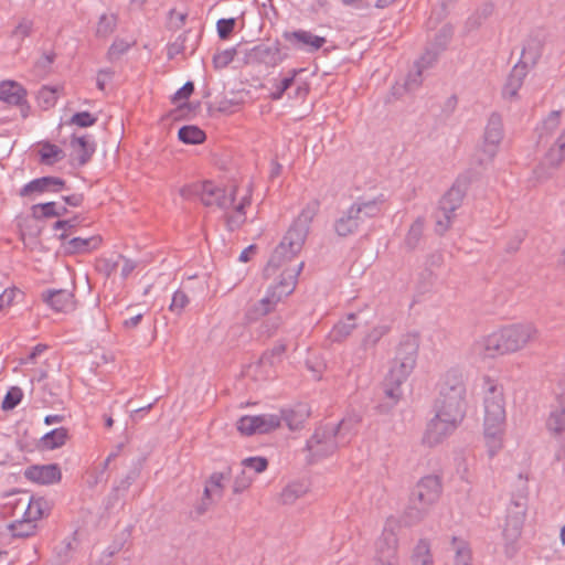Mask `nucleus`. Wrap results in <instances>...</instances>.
<instances>
[{
    "label": "nucleus",
    "instance_id": "f257e3e1",
    "mask_svg": "<svg viewBox=\"0 0 565 565\" xmlns=\"http://www.w3.org/2000/svg\"><path fill=\"white\" fill-rule=\"evenodd\" d=\"M434 409L435 416L427 424L425 433V439L429 445L439 444L455 431L466 416V384L461 371L450 369L441 377Z\"/></svg>",
    "mask_w": 565,
    "mask_h": 565
},
{
    "label": "nucleus",
    "instance_id": "f03ea898",
    "mask_svg": "<svg viewBox=\"0 0 565 565\" xmlns=\"http://www.w3.org/2000/svg\"><path fill=\"white\" fill-rule=\"evenodd\" d=\"M317 211L318 204L302 209L269 257L263 271L265 278L274 276L277 269L290 264L300 253Z\"/></svg>",
    "mask_w": 565,
    "mask_h": 565
},
{
    "label": "nucleus",
    "instance_id": "7ed1b4c3",
    "mask_svg": "<svg viewBox=\"0 0 565 565\" xmlns=\"http://www.w3.org/2000/svg\"><path fill=\"white\" fill-rule=\"evenodd\" d=\"M302 268L303 262L296 266L285 267L279 275L278 282L267 289L266 296L263 299L247 309L245 313L246 320L254 322L273 312L277 303L295 290L297 278Z\"/></svg>",
    "mask_w": 565,
    "mask_h": 565
},
{
    "label": "nucleus",
    "instance_id": "20e7f679",
    "mask_svg": "<svg viewBox=\"0 0 565 565\" xmlns=\"http://www.w3.org/2000/svg\"><path fill=\"white\" fill-rule=\"evenodd\" d=\"M531 324H512L488 335L484 340V356L495 358L522 349L533 334Z\"/></svg>",
    "mask_w": 565,
    "mask_h": 565
},
{
    "label": "nucleus",
    "instance_id": "39448f33",
    "mask_svg": "<svg viewBox=\"0 0 565 565\" xmlns=\"http://www.w3.org/2000/svg\"><path fill=\"white\" fill-rule=\"evenodd\" d=\"M356 423L358 420L342 419L330 429L326 427L322 431L316 430L306 443L305 450L309 452L307 463L313 465L317 460L334 454L338 448L335 437L344 433H350Z\"/></svg>",
    "mask_w": 565,
    "mask_h": 565
},
{
    "label": "nucleus",
    "instance_id": "423d86ee",
    "mask_svg": "<svg viewBox=\"0 0 565 565\" xmlns=\"http://www.w3.org/2000/svg\"><path fill=\"white\" fill-rule=\"evenodd\" d=\"M471 184V177L469 173L460 174L451 188L439 200V212L441 215H436L437 234L443 235L450 226L454 217V212L460 207L463 198Z\"/></svg>",
    "mask_w": 565,
    "mask_h": 565
},
{
    "label": "nucleus",
    "instance_id": "0eeeda50",
    "mask_svg": "<svg viewBox=\"0 0 565 565\" xmlns=\"http://www.w3.org/2000/svg\"><path fill=\"white\" fill-rule=\"evenodd\" d=\"M418 349L419 338L417 334L403 335L390 370L396 371L402 379H407L416 365Z\"/></svg>",
    "mask_w": 565,
    "mask_h": 565
},
{
    "label": "nucleus",
    "instance_id": "6e6552de",
    "mask_svg": "<svg viewBox=\"0 0 565 565\" xmlns=\"http://www.w3.org/2000/svg\"><path fill=\"white\" fill-rule=\"evenodd\" d=\"M280 426V417L274 414L242 416L236 424L237 430L244 436L268 434Z\"/></svg>",
    "mask_w": 565,
    "mask_h": 565
},
{
    "label": "nucleus",
    "instance_id": "1a4fd4ad",
    "mask_svg": "<svg viewBox=\"0 0 565 565\" xmlns=\"http://www.w3.org/2000/svg\"><path fill=\"white\" fill-rule=\"evenodd\" d=\"M407 379H402L396 371H388L383 381L384 397L375 406L377 414L386 415L392 412L403 395L401 385Z\"/></svg>",
    "mask_w": 565,
    "mask_h": 565
},
{
    "label": "nucleus",
    "instance_id": "9d476101",
    "mask_svg": "<svg viewBox=\"0 0 565 565\" xmlns=\"http://www.w3.org/2000/svg\"><path fill=\"white\" fill-rule=\"evenodd\" d=\"M196 192L201 195V201L205 206L216 205L220 209L226 210L233 206L236 200V188H233L227 195L225 189L217 186L210 180L198 185Z\"/></svg>",
    "mask_w": 565,
    "mask_h": 565
},
{
    "label": "nucleus",
    "instance_id": "9b49d317",
    "mask_svg": "<svg viewBox=\"0 0 565 565\" xmlns=\"http://www.w3.org/2000/svg\"><path fill=\"white\" fill-rule=\"evenodd\" d=\"M505 419L503 394L491 384L484 396V426H502Z\"/></svg>",
    "mask_w": 565,
    "mask_h": 565
},
{
    "label": "nucleus",
    "instance_id": "f8f14e48",
    "mask_svg": "<svg viewBox=\"0 0 565 565\" xmlns=\"http://www.w3.org/2000/svg\"><path fill=\"white\" fill-rule=\"evenodd\" d=\"M441 492L443 483L440 477L428 475L418 480L409 495L413 497V501L418 500V503L431 507L439 500Z\"/></svg>",
    "mask_w": 565,
    "mask_h": 565
},
{
    "label": "nucleus",
    "instance_id": "ddd939ff",
    "mask_svg": "<svg viewBox=\"0 0 565 565\" xmlns=\"http://www.w3.org/2000/svg\"><path fill=\"white\" fill-rule=\"evenodd\" d=\"M253 63L264 64L267 67H275L288 57L287 53H282L281 44L278 40L273 46L266 44L255 45L247 54Z\"/></svg>",
    "mask_w": 565,
    "mask_h": 565
},
{
    "label": "nucleus",
    "instance_id": "4468645a",
    "mask_svg": "<svg viewBox=\"0 0 565 565\" xmlns=\"http://www.w3.org/2000/svg\"><path fill=\"white\" fill-rule=\"evenodd\" d=\"M65 190H70V188L63 178L44 175L28 182L24 186L21 188L19 194L20 196L24 198L31 195L32 193H58Z\"/></svg>",
    "mask_w": 565,
    "mask_h": 565
},
{
    "label": "nucleus",
    "instance_id": "2eb2a0df",
    "mask_svg": "<svg viewBox=\"0 0 565 565\" xmlns=\"http://www.w3.org/2000/svg\"><path fill=\"white\" fill-rule=\"evenodd\" d=\"M484 147L483 152L489 159H492L497 153V147L503 138V122L499 113H492L488 119L484 129Z\"/></svg>",
    "mask_w": 565,
    "mask_h": 565
},
{
    "label": "nucleus",
    "instance_id": "dca6fc26",
    "mask_svg": "<svg viewBox=\"0 0 565 565\" xmlns=\"http://www.w3.org/2000/svg\"><path fill=\"white\" fill-rule=\"evenodd\" d=\"M24 477L39 484H53L61 481L62 471L58 463L32 465L25 469Z\"/></svg>",
    "mask_w": 565,
    "mask_h": 565
},
{
    "label": "nucleus",
    "instance_id": "f3484780",
    "mask_svg": "<svg viewBox=\"0 0 565 565\" xmlns=\"http://www.w3.org/2000/svg\"><path fill=\"white\" fill-rule=\"evenodd\" d=\"M282 38L298 50L306 49L308 52L318 51L327 42L324 36L316 35L306 30L285 31Z\"/></svg>",
    "mask_w": 565,
    "mask_h": 565
},
{
    "label": "nucleus",
    "instance_id": "a211bd4d",
    "mask_svg": "<svg viewBox=\"0 0 565 565\" xmlns=\"http://www.w3.org/2000/svg\"><path fill=\"white\" fill-rule=\"evenodd\" d=\"M41 299L56 312H68L75 308L74 294L66 289L44 290Z\"/></svg>",
    "mask_w": 565,
    "mask_h": 565
},
{
    "label": "nucleus",
    "instance_id": "6ab92c4d",
    "mask_svg": "<svg viewBox=\"0 0 565 565\" xmlns=\"http://www.w3.org/2000/svg\"><path fill=\"white\" fill-rule=\"evenodd\" d=\"M359 209L351 206L343 212L333 223V231L339 237H348L359 231L360 224L363 223V216H358Z\"/></svg>",
    "mask_w": 565,
    "mask_h": 565
},
{
    "label": "nucleus",
    "instance_id": "aec40b11",
    "mask_svg": "<svg viewBox=\"0 0 565 565\" xmlns=\"http://www.w3.org/2000/svg\"><path fill=\"white\" fill-rule=\"evenodd\" d=\"M523 524L524 521L518 520V518L505 516L502 535L505 541L504 553L509 558H512L518 552L516 543L522 534Z\"/></svg>",
    "mask_w": 565,
    "mask_h": 565
},
{
    "label": "nucleus",
    "instance_id": "412c9836",
    "mask_svg": "<svg viewBox=\"0 0 565 565\" xmlns=\"http://www.w3.org/2000/svg\"><path fill=\"white\" fill-rule=\"evenodd\" d=\"M71 147L76 149L77 152L76 158L72 161V166L77 168L86 166L96 151V143L89 140L88 136L77 137L72 135Z\"/></svg>",
    "mask_w": 565,
    "mask_h": 565
},
{
    "label": "nucleus",
    "instance_id": "4be33fe9",
    "mask_svg": "<svg viewBox=\"0 0 565 565\" xmlns=\"http://www.w3.org/2000/svg\"><path fill=\"white\" fill-rule=\"evenodd\" d=\"M454 36V28L451 24L443 25L435 34L431 47L427 49L426 54L422 57L424 62L430 63L435 61L438 54L445 51Z\"/></svg>",
    "mask_w": 565,
    "mask_h": 565
},
{
    "label": "nucleus",
    "instance_id": "5701e85b",
    "mask_svg": "<svg viewBox=\"0 0 565 565\" xmlns=\"http://www.w3.org/2000/svg\"><path fill=\"white\" fill-rule=\"evenodd\" d=\"M102 237L94 235L90 237H73L63 242L64 253L67 255L86 254L97 249L102 245Z\"/></svg>",
    "mask_w": 565,
    "mask_h": 565
},
{
    "label": "nucleus",
    "instance_id": "b1692460",
    "mask_svg": "<svg viewBox=\"0 0 565 565\" xmlns=\"http://www.w3.org/2000/svg\"><path fill=\"white\" fill-rule=\"evenodd\" d=\"M543 41L539 35L531 34L522 49L521 58L519 61L521 66L526 70L529 65L534 66L542 56Z\"/></svg>",
    "mask_w": 565,
    "mask_h": 565
},
{
    "label": "nucleus",
    "instance_id": "393cba45",
    "mask_svg": "<svg viewBox=\"0 0 565 565\" xmlns=\"http://www.w3.org/2000/svg\"><path fill=\"white\" fill-rule=\"evenodd\" d=\"M28 96V90L18 82L6 79L0 82V100L9 105L21 104L24 97Z\"/></svg>",
    "mask_w": 565,
    "mask_h": 565
},
{
    "label": "nucleus",
    "instance_id": "a878e982",
    "mask_svg": "<svg viewBox=\"0 0 565 565\" xmlns=\"http://www.w3.org/2000/svg\"><path fill=\"white\" fill-rule=\"evenodd\" d=\"M429 509V505L418 503V500L413 501V497L409 495L408 503L401 516V523L404 526H414L425 519Z\"/></svg>",
    "mask_w": 565,
    "mask_h": 565
},
{
    "label": "nucleus",
    "instance_id": "bb28decb",
    "mask_svg": "<svg viewBox=\"0 0 565 565\" xmlns=\"http://www.w3.org/2000/svg\"><path fill=\"white\" fill-rule=\"evenodd\" d=\"M310 411L306 404H299L295 408L281 409V416L290 430H298L309 417Z\"/></svg>",
    "mask_w": 565,
    "mask_h": 565
},
{
    "label": "nucleus",
    "instance_id": "cd10ccee",
    "mask_svg": "<svg viewBox=\"0 0 565 565\" xmlns=\"http://www.w3.org/2000/svg\"><path fill=\"white\" fill-rule=\"evenodd\" d=\"M526 76V70L524 66H521L520 63H516L508 79L502 88V95L504 97L513 98L516 96L518 90L521 88L523 84V79Z\"/></svg>",
    "mask_w": 565,
    "mask_h": 565
},
{
    "label": "nucleus",
    "instance_id": "c85d7f7f",
    "mask_svg": "<svg viewBox=\"0 0 565 565\" xmlns=\"http://www.w3.org/2000/svg\"><path fill=\"white\" fill-rule=\"evenodd\" d=\"M391 331V327L386 324H380L370 330L362 339L360 344V350H362L365 354L371 352V354L375 355L376 344L381 341V339Z\"/></svg>",
    "mask_w": 565,
    "mask_h": 565
},
{
    "label": "nucleus",
    "instance_id": "c756f323",
    "mask_svg": "<svg viewBox=\"0 0 565 565\" xmlns=\"http://www.w3.org/2000/svg\"><path fill=\"white\" fill-rule=\"evenodd\" d=\"M68 437V429L65 427L52 429L40 439L39 448L54 450L64 446Z\"/></svg>",
    "mask_w": 565,
    "mask_h": 565
},
{
    "label": "nucleus",
    "instance_id": "7c9ffc66",
    "mask_svg": "<svg viewBox=\"0 0 565 565\" xmlns=\"http://www.w3.org/2000/svg\"><path fill=\"white\" fill-rule=\"evenodd\" d=\"M32 499L25 498H14L6 502L2 507L3 516H17L21 519L29 518L30 503Z\"/></svg>",
    "mask_w": 565,
    "mask_h": 565
},
{
    "label": "nucleus",
    "instance_id": "2f4dec72",
    "mask_svg": "<svg viewBox=\"0 0 565 565\" xmlns=\"http://www.w3.org/2000/svg\"><path fill=\"white\" fill-rule=\"evenodd\" d=\"M384 202L383 195L381 194L377 198L372 200H362L358 199L351 206L354 209H359L358 216H363V221L365 218L376 217L381 213V204Z\"/></svg>",
    "mask_w": 565,
    "mask_h": 565
},
{
    "label": "nucleus",
    "instance_id": "473e14b6",
    "mask_svg": "<svg viewBox=\"0 0 565 565\" xmlns=\"http://www.w3.org/2000/svg\"><path fill=\"white\" fill-rule=\"evenodd\" d=\"M355 319V313H349L344 320H341L338 323H335L329 334L331 341L341 342L345 338H348L356 328Z\"/></svg>",
    "mask_w": 565,
    "mask_h": 565
},
{
    "label": "nucleus",
    "instance_id": "72a5a7b5",
    "mask_svg": "<svg viewBox=\"0 0 565 565\" xmlns=\"http://www.w3.org/2000/svg\"><path fill=\"white\" fill-rule=\"evenodd\" d=\"M34 522L35 520L31 518L18 519L8 525V530L12 537L26 539L34 535L36 532L38 526Z\"/></svg>",
    "mask_w": 565,
    "mask_h": 565
},
{
    "label": "nucleus",
    "instance_id": "f704fd0d",
    "mask_svg": "<svg viewBox=\"0 0 565 565\" xmlns=\"http://www.w3.org/2000/svg\"><path fill=\"white\" fill-rule=\"evenodd\" d=\"M178 139L185 145H201L206 140V134L196 125H184L178 131Z\"/></svg>",
    "mask_w": 565,
    "mask_h": 565
},
{
    "label": "nucleus",
    "instance_id": "c9c22d12",
    "mask_svg": "<svg viewBox=\"0 0 565 565\" xmlns=\"http://www.w3.org/2000/svg\"><path fill=\"white\" fill-rule=\"evenodd\" d=\"M501 433L502 426H484V439L490 458L494 457L502 447Z\"/></svg>",
    "mask_w": 565,
    "mask_h": 565
},
{
    "label": "nucleus",
    "instance_id": "e433bc0d",
    "mask_svg": "<svg viewBox=\"0 0 565 565\" xmlns=\"http://www.w3.org/2000/svg\"><path fill=\"white\" fill-rule=\"evenodd\" d=\"M308 484L303 481H295L287 484L280 494L284 504H292L308 491Z\"/></svg>",
    "mask_w": 565,
    "mask_h": 565
},
{
    "label": "nucleus",
    "instance_id": "4c0bfd02",
    "mask_svg": "<svg viewBox=\"0 0 565 565\" xmlns=\"http://www.w3.org/2000/svg\"><path fill=\"white\" fill-rule=\"evenodd\" d=\"M28 499H32L30 503L29 518L38 521L43 516L47 515L51 511V503L43 497L30 495Z\"/></svg>",
    "mask_w": 565,
    "mask_h": 565
},
{
    "label": "nucleus",
    "instance_id": "58836bf2",
    "mask_svg": "<svg viewBox=\"0 0 565 565\" xmlns=\"http://www.w3.org/2000/svg\"><path fill=\"white\" fill-rule=\"evenodd\" d=\"M451 545L456 552L455 565H471V551L468 546V543L463 540L452 536Z\"/></svg>",
    "mask_w": 565,
    "mask_h": 565
},
{
    "label": "nucleus",
    "instance_id": "ea45409f",
    "mask_svg": "<svg viewBox=\"0 0 565 565\" xmlns=\"http://www.w3.org/2000/svg\"><path fill=\"white\" fill-rule=\"evenodd\" d=\"M413 565H434L427 540H420L416 545L413 554Z\"/></svg>",
    "mask_w": 565,
    "mask_h": 565
},
{
    "label": "nucleus",
    "instance_id": "a19ab883",
    "mask_svg": "<svg viewBox=\"0 0 565 565\" xmlns=\"http://www.w3.org/2000/svg\"><path fill=\"white\" fill-rule=\"evenodd\" d=\"M287 345L278 341L274 344V347L269 350H266L259 359V363L262 365L274 366L277 362L281 360L282 354L286 352Z\"/></svg>",
    "mask_w": 565,
    "mask_h": 565
},
{
    "label": "nucleus",
    "instance_id": "79ce46f5",
    "mask_svg": "<svg viewBox=\"0 0 565 565\" xmlns=\"http://www.w3.org/2000/svg\"><path fill=\"white\" fill-rule=\"evenodd\" d=\"M550 166L558 167L565 159V128L562 135L555 141L554 147L546 154Z\"/></svg>",
    "mask_w": 565,
    "mask_h": 565
},
{
    "label": "nucleus",
    "instance_id": "37998d69",
    "mask_svg": "<svg viewBox=\"0 0 565 565\" xmlns=\"http://www.w3.org/2000/svg\"><path fill=\"white\" fill-rule=\"evenodd\" d=\"M40 157L42 163L53 164L64 158V152L58 146L46 141L42 146Z\"/></svg>",
    "mask_w": 565,
    "mask_h": 565
},
{
    "label": "nucleus",
    "instance_id": "c03bdc74",
    "mask_svg": "<svg viewBox=\"0 0 565 565\" xmlns=\"http://www.w3.org/2000/svg\"><path fill=\"white\" fill-rule=\"evenodd\" d=\"M117 22L118 17L116 14H102L97 23L96 36L107 38L108 35H110L116 30Z\"/></svg>",
    "mask_w": 565,
    "mask_h": 565
},
{
    "label": "nucleus",
    "instance_id": "a18cd8bd",
    "mask_svg": "<svg viewBox=\"0 0 565 565\" xmlns=\"http://www.w3.org/2000/svg\"><path fill=\"white\" fill-rule=\"evenodd\" d=\"M425 220L424 217H417L411 225L408 233L405 238V244L409 249L417 247L424 232Z\"/></svg>",
    "mask_w": 565,
    "mask_h": 565
},
{
    "label": "nucleus",
    "instance_id": "49530a36",
    "mask_svg": "<svg viewBox=\"0 0 565 565\" xmlns=\"http://www.w3.org/2000/svg\"><path fill=\"white\" fill-rule=\"evenodd\" d=\"M303 68H294L289 72V75L284 77L279 84L276 86V89L270 93L269 97L273 100H279L282 98L284 94L295 84L296 76L303 72Z\"/></svg>",
    "mask_w": 565,
    "mask_h": 565
},
{
    "label": "nucleus",
    "instance_id": "de8ad7c7",
    "mask_svg": "<svg viewBox=\"0 0 565 565\" xmlns=\"http://www.w3.org/2000/svg\"><path fill=\"white\" fill-rule=\"evenodd\" d=\"M31 216L36 221L56 217V202L50 201L33 204L31 206Z\"/></svg>",
    "mask_w": 565,
    "mask_h": 565
},
{
    "label": "nucleus",
    "instance_id": "09e8293b",
    "mask_svg": "<svg viewBox=\"0 0 565 565\" xmlns=\"http://www.w3.org/2000/svg\"><path fill=\"white\" fill-rule=\"evenodd\" d=\"M142 460L143 459H139L137 462H135L126 477L121 479L120 483L114 487V492L116 494L119 492H126L129 487L139 478L142 468Z\"/></svg>",
    "mask_w": 565,
    "mask_h": 565
},
{
    "label": "nucleus",
    "instance_id": "8fccbe9b",
    "mask_svg": "<svg viewBox=\"0 0 565 565\" xmlns=\"http://www.w3.org/2000/svg\"><path fill=\"white\" fill-rule=\"evenodd\" d=\"M546 426L554 434H561L565 430V406L551 412Z\"/></svg>",
    "mask_w": 565,
    "mask_h": 565
},
{
    "label": "nucleus",
    "instance_id": "3c124183",
    "mask_svg": "<svg viewBox=\"0 0 565 565\" xmlns=\"http://www.w3.org/2000/svg\"><path fill=\"white\" fill-rule=\"evenodd\" d=\"M23 398V392L19 386H11L1 403V408L4 412L14 409Z\"/></svg>",
    "mask_w": 565,
    "mask_h": 565
},
{
    "label": "nucleus",
    "instance_id": "603ef678",
    "mask_svg": "<svg viewBox=\"0 0 565 565\" xmlns=\"http://www.w3.org/2000/svg\"><path fill=\"white\" fill-rule=\"evenodd\" d=\"M527 511V503L524 497H521V499H515V497L511 498V502L507 509V516L508 518H518V520H525Z\"/></svg>",
    "mask_w": 565,
    "mask_h": 565
},
{
    "label": "nucleus",
    "instance_id": "864d4df0",
    "mask_svg": "<svg viewBox=\"0 0 565 565\" xmlns=\"http://www.w3.org/2000/svg\"><path fill=\"white\" fill-rule=\"evenodd\" d=\"M79 223H81L79 216L75 215L72 218L57 220L56 222L53 223L52 227L54 231L63 230V232L57 236V238L63 243L68 237L67 232L74 231Z\"/></svg>",
    "mask_w": 565,
    "mask_h": 565
},
{
    "label": "nucleus",
    "instance_id": "5fc2aeb1",
    "mask_svg": "<svg viewBox=\"0 0 565 565\" xmlns=\"http://www.w3.org/2000/svg\"><path fill=\"white\" fill-rule=\"evenodd\" d=\"M237 54L236 47L226 49L214 54L212 63L215 70L227 67Z\"/></svg>",
    "mask_w": 565,
    "mask_h": 565
},
{
    "label": "nucleus",
    "instance_id": "6e6d98bb",
    "mask_svg": "<svg viewBox=\"0 0 565 565\" xmlns=\"http://www.w3.org/2000/svg\"><path fill=\"white\" fill-rule=\"evenodd\" d=\"M97 116L93 115L87 110H84L73 114L67 124L75 125L79 128H88L94 126L97 122Z\"/></svg>",
    "mask_w": 565,
    "mask_h": 565
},
{
    "label": "nucleus",
    "instance_id": "4d7b16f0",
    "mask_svg": "<svg viewBox=\"0 0 565 565\" xmlns=\"http://www.w3.org/2000/svg\"><path fill=\"white\" fill-rule=\"evenodd\" d=\"M232 476V468L230 466L226 467L225 471L221 472H213L209 479L206 480V484H209L210 488L215 489L220 492V495H222V491L224 489V486L222 483L223 480H228Z\"/></svg>",
    "mask_w": 565,
    "mask_h": 565
},
{
    "label": "nucleus",
    "instance_id": "13d9d810",
    "mask_svg": "<svg viewBox=\"0 0 565 565\" xmlns=\"http://www.w3.org/2000/svg\"><path fill=\"white\" fill-rule=\"evenodd\" d=\"M235 26H236L235 18L220 19L216 22V31H217L218 38L221 40H227L234 32Z\"/></svg>",
    "mask_w": 565,
    "mask_h": 565
},
{
    "label": "nucleus",
    "instance_id": "bf43d9fd",
    "mask_svg": "<svg viewBox=\"0 0 565 565\" xmlns=\"http://www.w3.org/2000/svg\"><path fill=\"white\" fill-rule=\"evenodd\" d=\"M57 89L55 87L43 86L38 94V99L45 108L55 105L57 96Z\"/></svg>",
    "mask_w": 565,
    "mask_h": 565
},
{
    "label": "nucleus",
    "instance_id": "052dcab7",
    "mask_svg": "<svg viewBox=\"0 0 565 565\" xmlns=\"http://www.w3.org/2000/svg\"><path fill=\"white\" fill-rule=\"evenodd\" d=\"M268 459L265 457H248L242 461V466L253 469L256 473H262L268 468Z\"/></svg>",
    "mask_w": 565,
    "mask_h": 565
},
{
    "label": "nucleus",
    "instance_id": "680f3d73",
    "mask_svg": "<svg viewBox=\"0 0 565 565\" xmlns=\"http://www.w3.org/2000/svg\"><path fill=\"white\" fill-rule=\"evenodd\" d=\"M190 32V30L185 31L184 33L180 34L173 43L168 44L167 55L169 60H173L178 54L183 53L185 49L184 43L186 40V35Z\"/></svg>",
    "mask_w": 565,
    "mask_h": 565
},
{
    "label": "nucleus",
    "instance_id": "e2e57ef3",
    "mask_svg": "<svg viewBox=\"0 0 565 565\" xmlns=\"http://www.w3.org/2000/svg\"><path fill=\"white\" fill-rule=\"evenodd\" d=\"M130 47V44L122 40V39H116L113 44L109 46L107 56L109 61H114L119 58L122 54H125Z\"/></svg>",
    "mask_w": 565,
    "mask_h": 565
},
{
    "label": "nucleus",
    "instance_id": "0e129e2a",
    "mask_svg": "<svg viewBox=\"0 0 565 565\" xmlns=\"http://www.w3.org/2000/svg\"><path fill=\"white\" fill-rule=\"evenodd\" d=\"M189 303V297L183 290H177L170 303L169 309L175 313H180Z\"/></svg>",
    "mask_w": 565,
    "mask_h": 565
},
{
    "label": "nucleus",
    "instance_id": "69168bd1",
    "mask_svg": "<svg viewBox=\"0 0 565 565\" xmlns=\"http://www.w3.org/2000/svg\"><path fill=\"white\" fill-rule=\"evenodd\" d=\"M252 480V476L247 475L245 469H241L239 473L235 476L233 492L236 494L243 492L250 486Z\"/></svg>",
    "mask_w": 565,
    "mask_h": 565
},
{
    "label": "nucleus",
    "instance_id": "338daca9",
    "mask_svg": "<svg viewBox=\"0 0 565 565\" xmlns=\"http://www.w3.org/2000/svg\"><path fill=\"white\" fill-rule=\"evenodd\" d=\"M194 83L192 81H188L184 83L182 87H180L171 97V102L177 104L181 100H188L191 95L194 93Z\"/></svg>",
    "mask_w": 565,
    "mask_h": 565
},
{
    "label": "nucleus",
    "instance_id": "774afa93",
    "mask_svg": "<svg viewBox=\"0 0 565 565\" xmlns=\"http://www.w3.org/2000/svg\"><path fill=\"white\" fill-rule=\"evenodd\" d=\"M186 18L188 13H177L175 9H171L168 12L169 22L167 24V28L173 31L178 30L184 25Z\"/></svg>",
    "mask_w": 565,
    "mask_h": 565
}]
</instances>
